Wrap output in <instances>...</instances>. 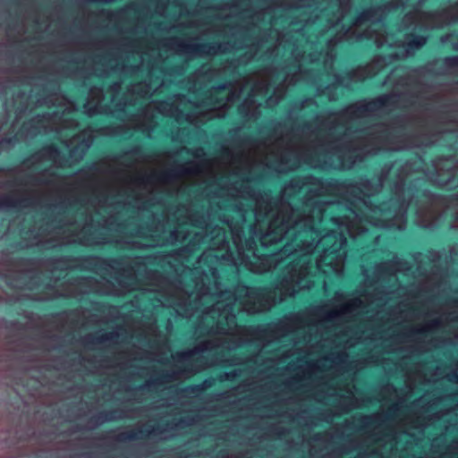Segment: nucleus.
Instances as JSON below:
<instances>
[{"mask_svg":"<svg viewBox=\"0 0 458 458\" xmlns=\"http://www.w3.org/2000/svg\"><path fill=\"white\" fill-rule=\"evenodd\" d=\"M243 2H250V0H227L220 4H213L208 7L210 10L225 11V10H238L242 8Z\"/></svg>","mask_w":458,"mask_h":458,"instance_id":"obj_38","label":"nucleus"},{"mask_svg":"<svg viewBox=\"0 0 458 458\" xmlns=\"http://www.w3.org/2000/svg\"><path fill=\"white\" fill-rule=\"evenodd\" d=\"M139 152V148H133L127 152V154H136Z\"/></svg>","mask_w":458,"mask_h":458,"instance_id":"obj_57","label":"nucleus"},{"mask_svg":"<svg viewBox=\"0 0 458 458\" xmlns=\"http://www.w3.org/2000/svg\"><path fill=\"white\" fill-rule=\"evenodd\" d=\"M454 320V318H444L442 317H437L435 318L425 321L422 324L410 326L405 327L400 334L390 336L391 340H399L400 342H405L408 340H412L415 335L432 333L440 328L446 324V322Z\"/></svg>","mask_w":458,"mask_h":458,"instance_id":"obj_22","label":"nucleus"},{"mask_svg":"<svg viewBox=\"0 0 458 458\" xmlns=\"http://www.w3.org/2000/svg\"><path fill=\"white\" fill-rule=\"evenodd\" d=\"M342 296H343V293H341V292H336V293H335V296H334V298H333V300H335V301H336V300H340Z\"/></svg>","mask_w":458,"mask_h":458,"instance_id":"obj_56","label":"nucleus"},{"mask_svg":"<svg viewBox=\"0 0 458 458\" xmlns=\"http://www.w3.org/2000/svg\"><path fill=\"white\" fill-rule=\"evenodd\" d=\"M349 353L346 350L331 352L317 358L321 372L333 371L336 375L346 373Z\"/></svg>","mask_w":458,"mask_h":458,"instance_id":"obj_24","label":"nucleus"},{"mask_svg":"<svg viewBox=\"0 0 458 458\" xmlns=\"http://www.w3.org/2000/svg\"><path fill=\"white\" fill-rule=\"evenodd\" d=\"M285 371L292 372L301 378V381L305 382L310 379L313 375L321 372L318 360H307L303 363H297L294 361L289 362L284 367Z\"/></svg>","mask_w":458,"mask_h":458,"instance_id":"obj_28","label":"nucleus"},{"mask_svg":"<svg viewBox=\"0 0 458 458\" xmlns=\"http://www.w3.org/2000/svg\"><path fill=\"white\" fill-rule=\"evenodd\" d=\"M418 75H434L442 76L446 75V70L444 66V59L436 58L428 62L424 65L418 66L414 70Z\"/></svg>","mask_w":458,"mask_h":458,"instance_id":"obj_32","label":"nucleus"},{"mask_svg":"<svg viewBox=\"0 0 458 458\" xmlns=\"http://www.w3.org/2000/svg\"><path fill=\"white\" fill-rule=\"evenodd\" d=\"M60 343L61 338L56 335L43 336L42 344L44 345V348L36 350L37 353H34L31 356H40L41 359L46 360V363L42 365L43 367L60 369L62 368V362L58 359H55L57 354L60 352Z\"/></svg>","mask_w":458,"mask_h":458,"instance_id":"obj_23","label":"nucleus"},{"mask_svg":"<svg viewBox=\"0 0 458 458\" xmlns=\"http://www.w3.org/2000/svg\"><path fill=\"white\" fill-rule=\"evenodd\" d=\"M94 138L91 133L82 131L65 140L64 142L69 149L70 158L78 162L83 158L88 149L91 147Z\"/></svg>","mask_w":458,"mask_h":458,"instance_id":"obj_25","label":"nucleus"},{"mask_svg":"<svg viewBox=\"0 0 458 458\" xmlns=\"http://www.w3.org/2000/svg\"><path fill=\"white\" fill-rule=\"evenodd\" d=\"M284 386L288 392H296L305 390L303 393L293 394L288 397H284L279 400L282 403H297L301 401L314 400L318 403H327L329 398L335 397V413L325 411L317 407L301 408L299 410H293L289 412V419L303 425L308 428H313L318 425L319 422L327 421L330 422L335 415H343L350 412L355 409H360L364 406L367 402L366 399L358 398L354 395L357 390L355 385H347L344 391L345 394H340L341 388H331L327 385H324L323 387L327 388V392L321 391L319 388H309L305 382L301 381L298 376L293 374L286 377L282 382Z\"/></svg>","mask_w":458,"mask_h":458,"instance_id":"obj_10","label":"nucleus"},{"mask_svg":"<svg viewBox=\"0 0 458 458\" xmlns=\"http://www.w3.org/2000/svg\"><path fill=\"white\" fill-rule=\"evenodd\" d=\"M444 252L439 250H431L428 251V259L431 264L430 270L428 271L423 264L422 254L420 252H414L412 254L413 260L417 264L416 273L418 276L421 277L426 283L437 284L440 283L443 278V271L438 267L437 264L441 260Z\"/></svg>","mask_w":458,"mask_h":458,"instance_id":"obj_19","label":"nucleus"},{"mask_svg":"<svg viewBox=\"0 0 458 458\" xmlns=\"http://www.w3.org/2000/svg\"><path fill=\"white\" fill-rule=\"evenodd\" d=\"M442 318H454L455 320H452V321H449V322H446V324L443 327H446L447 325L451 324V323H454V322H457L458 321V315H454L453 312H449L448 314H445V315H442L441 316Z\"/></svg>","mask_w":458,"mask_h":458,"instance_id":"obj_50","label":"nucleus"},{"mask_svg":"<svg viewBox=\"0 0 458 458\" xmlns=\"http://www.w3.org/2000/svg\"><path fill=\"white\" fill-rule=\"evenodd\" d=\"M422 165L420 158L403 164L397 170L396 180L392 186L394 197L379 205L374 204L366 197L381 191L394 163L385 164L375 181L367 177L328 181L329 189L336 190L344 201L335 200L340 204L332 208H345L349 211L348 215L331 216L330 221L338 226L344 237L345 233L354 238L365 233L367 228L362 225L363 222L387 230L403 231L406 228L407 210L415 196L411 185H406V179Z\"/></svg>","mask_w":458,"mask_h":458,"instance_id":"obj_8","label":"nucleus"},{"mask_svg":"<svg viewBox=\"0 0 458 458\" xmlns=\"http://www.w3.org/2000/svg\"><path fill=\"white\" fill-rule=\"evenodd\" d=\"M361 337H357V338H350V339H347L344 343V348L345 349H351L352 347H354L355 345H357L358 344L361 343Z\"/></svg>","mask_w":458,"mask_h":458,"instance_id":"obj_47","label":"nucleus"},{"mask_svg":"<svg viewBox=\"0 0 458 458\" xmlns=\"http://www.w3.org/2000/svg\"><path fill=\"white\" fill-rule=\"evenodd\" d=\"M378 395L379 402H386L398 395V389L393 384L387 383L380 386Z\"/></svg>","mask_w":458,"mask_h":458,"instance_id":"obj_37","label":"nucleus"},{"mask_svg":"<svg viewBox=\"0 0 458 458\" xmlns=\"http://www.w3.org/2000/svg\"><path fill=\"white\" fill-rule=\"evenodd\" d=\"M129 378L128 381L133 379L135 377H143L144 376V368H133L129 367Z\"/></svg>","mask_w":458,"mask_h":458,"instance_id":"obj_46","label":"nucleus"},{"mask_svg":"<svg viewBox=\"0 0 458 458\" xmlns=\"http://www.w3.org/2000/svg\"><path fill=\"white\" fill-rule=\"evenodd\" d=\"M444 59V66L446 70V75L452 74L458 68V55L446 56Z\"/></svg>","mask_w":458,"mask_h":458,"instance_id":"obj_41","label":"nucleus"},{"mask_svg":"<svg viewBox=\"0 0 458 458\" xmlns=\"http://www.w3.org/2000/svg\"><path fill=\"white\" fill-rule=\"evenodd\" d=\"M327 52H311L306 55L300 47L292 50V61L296 69L290 72L289 65L277 67L274 64L263 69L261 78L258 79L247 97L238 106V113L246 122H255L261 116L262 104L257 98H263L273 83L282 81L274 88L273 93L266 98L265 107L276 106L286 96L288 89L298 81L314 86L318 96H326L330 102L338 99L337 86L349 89L353 83L364 81L384 69L386 58L375 56L365 64L359 65L343 73L334 72L335 54L334 48Z\"/></svg>","mask_w":458,"mask_h":458,"instance_id":"obj_6","label":"nucleus"},{"mask_svg":"<svg viewBox=\"0 0 458 458\" xmlns=\"http://www.w3.org/2000/svg\"><path fill=\"white\" fill-rule=\"evenodd\" d=\"M454 336L456 342L458 343V329L454 332Z\"/></svg>","mask_w":458,"mask_h":458,"instance_id":"obj_59","label":"nucleus"},{"mask_svg":"<svg viewBox=\"0 0 458 458\" xmlns=\"http://www.w3.org/2000/svg\"><path fill=\"white\" fill-rule=\"evenodd\" d=\"M370 340H377L378 339L377 336H376L374 334L372 335V336L369 337Z\"/></svg>","mask_w":458,"mask_h":458,"instance_id":"obj_63","label":"nucleus"},{"mask_svg":"<svg viewBox=\"0 0 458 458\" xmlns=\"http://www.w3.org/2000/svg\"><path fill=\"white\" fill-rule=\"evenodd\" d=\"M39 267H45L51 272L81 270L107 275L115 280L123 292H131L136 288L137 276L145 267L138 258L130 257L104 259L97 256H60L40 260L21 259L15 269L5 276V282L11 288L31 292L17 297V301L22 297L38 301L58 298L77 299L102 291L101 283L92 276L72 278L56 287V280L43 282L44 274L39 271Z\"/></svg>","mask_w":458,"mask_h":458,"instance_id":"obj_7","label":"nucleus"},{"mask_svg":"<svg viewBox=\"0 0 458 458\" xmlns=\"http://www.w3.org/2000/svg\"><path fill=\"white\" fill-rule=\"evenodd\" d=\"M242 374V370L240 369H235L232 371H226V372H223V373H220L216 379L220 382H224V381H233L234 380L236 377H240L241 375Z\"/></svg>","mask_w":458,"mask_h":458,"instance_id":"obj_42","label":"nucleus"},{"mask_svg":"<svg viewBox=\"0 0 458 458\" xmlns=\"http://www.w3.org/2000/svg\"><path fill=\"white\" fill-rule=\"evenodd\" d=\"M405 403L404 396H398L386 410L381 408L370 414H354L345 420L343 426L346 429L361 433L363 440L369 445L391 440L394 428L400 423V415Z\"/></svg>","mask_w":458,"mask_h":458,"instance_id":"obj_12","label":"nucleus"},{"mask_svg":"<svg viewBox=\"0 0 458 458\" xmlns=\"http://www.w3.org/2000/svg\"><path fill=\"white\" fill-rule=\"evenodd\" d=\"M228 397V392H222L217 394V399H225Z\"/></svg>","mask_w":458,"mask_h":458,"instance_id":"obj_55","label":"nucleus"},{"mask_svg":"<svg viewBox=\"0 0 458 458\" xmlns=\"http://www.w3.org/2000/svg\"><path fill=\"white\" fill-rule=\"evenodd\" d=\"M309 106H318V103L314 98H306L301 101L293 103L285 115V118L292 122L298 120L301 116L300 113Z\"/></svg>","mask_w":458,"mask_h":458,"instance_id":"obj_35","label":"nucleus"},{"mask_svg":"<svg viewBox=\"0 0 458 458\" xmlns=\"http://www.w3.org/2000/svg\"><path fill=\"white\" fill-rule=\"evenodd\" d=\"M209 365L202 356L198 357L190 367L182 369H159L154 371L150 377L139 386H132L129 382L123 385L124 391L129 394L127 401H138L135 395L139 392L146 389L149 390L153 386H160L180 379H188L193 375L208 369Z\"/></svg>","mask_w":458,"mask_h":458,"instance_id":"obj_15","label":"nucleus"},{"mask_svg":"<svg viewBox=\"0 0 458 458\" xmlns=\"http://www.w3.org/2000/svg\"><path fill=\"white\" fill-rule=\"evenodd\" d=\"M115 1L116 0H83V2L88 3V4H92V3L111 4Z\"/></svg>","mask_w":458,"mask_h":458,"instance_id":"obj_53","label":"nucleus"},{"mask_svg":"<svg viewBox=\"0 0 458 458\" xmlns=\"http://www.w3.org/2000/svg\"><path fill=\"white\" fill-rule=\"evenodd\" d=\"M170 405V403L164 402L155 406L148 405L134 408H115L108 411H99L89 418L86 428L88 429H95L106 422L140 418L147 411L154 410L157 408L168 407Z\"/></svg>","mask_w":458,"mask_h":458,"instance_id":"obj_17","label":"nucleus"},{"mask_svg":"<svg viewBox=\"0 0 458 458\" xmlns=\"http://www.w3.org/2000/svg\"><path fill=\"white\" fill-rule=\"evenodd\" d=\"M6 88H7V86H6V85H2V84H0V92H1V91H3V90H4Z\"/></svg>","mask_w":458,"mask_h":458,"instance_id":"obj_61","label":"nucleus"},{"mask_svg":"<svg viewBox=\"0 0 458 458\" xmlns=\"http://www.w3.org/2000/svg\"><path fill=\"white\" fill-rule=\"evenodd\" d=\"M284 123L273 122V131L265 139L240 135L242 126L229 130L233 148L222 146L218 157H208L202 147L182 150L194 158L163 170L131 174L134 163H123L113 173L120 183L117 192L123 196L124 236L140 237L146 242L132 241L137 249L174 244L185 240L189 233L182 226H205L214 213L206 210V199L222 201L231 195L221 189L231 182L253 180L257 170L267 169L288 173L283 169L290 159Z\"/></svg>","mask_w":458,"mask_h":458,"instance_id":"obj_2","label":"nucleus"},{"mask_svg":"<svg viewBox=\"0 0 458 458\" xmlns=\"http://www.w3.org/2000/svg\"><path fill=\"white\" fill-rule=\"evenodd\" d=\"M199 421L197 416H185L174 419L162 424H148L138 422L134 427L120 431L116 438L119 441H133L147 438L156 440H167L175 437L178 432L187 427L195 425Z\"/></svg>","mask_w":458,"mask_h":458,"instance_id":"obj_14","label":"nucleus"},{"mask_svg":"<svg viewBox=\"0 0 458 458\" xmlns=\"http://www.w3.org/2000/svg\"><path fill=\"white\" fill-rule=\"evenodd\" d=\"M234 16L235 15L233 14V13H227L225 15L216 14V15L214 16V19H216V20H227V19L233 18Z\"/></svg>","mask_w":458,"mask_h":458,"instance_id":"obj_52","label":"nucleus"},{"mask_svg":"<svg viewBox=\"0 0 458 458\" xmlns=\"http://www.w3.org/2000/svg\"><path fill=\"white\" fill-rule=\"evenodd\" d=\"M77 110V105L66 98V130H75L79 127V122L72 116Z\"/></svg>","mask_w":458,"mask_h":458,"instance_id":"obj_36","label":"nucleus"},{"mask_svg":"<svg viewBox=\"0 0 458 458\" xmlns=\"http://www.w3.org/2000/svg\"><path fill=\"white\" fill-rule=\"evenodd\" d=\"M428 41V37L422 35L407 34L405 36V47L400 51H394L386 55H379L386 58L384 68L392 62L399 59H404L422 47Z\"/></svg>","mask_w":458,"mask_h":458,"instance_id":"obj_26","label":"nucleus"},{"mask_svg":"<svg viewBox=\"0 0 458 458\" xmlns=\"http://www.w3.org/2000/svg\"><path fill=\"white\" fill-rule=\"evenodd\" d=\"M450 38H451L450 34L444 35L440 38V41H441V43L445 44L449 41Z\"/></svg>","mask_w":458,"mask_h":458,"instance_id":"obj_54","label":"nucleus"},{"mask_svg":"<svg viewBox=\"0 0 458 458\" xmlns=\"http://www.w3.org/2000/svg\"><path fill=\"white\" fill-rule=\"evenodd\" d=\"M444 400V396H439L432 399H428V395L425 394L423 396L419 397L413 402L414 406L421 407L423 409L428 410L429 408L438 404Z\"/></svg>","mask_w":458,"mask_h":458,"instance_id":"obj_39","label":"nucleus"},{"mask_svg":"<svg viewBox=\"0 0 458 458\" xmlns=\"http://www.w3.org/2000/svg\"><path fill=\"white\" fill-rule=\"evenodd\" d=\"M314 347V344H311L310 340L306 345L302 347H297L296 344L291 348L281 350L278 353H276L268 358V360L271 362L272 366L279 365L284 362L286 360L294 356L297 352H301L305 354L311 353V350Z\"/></svg>","mask_w":458,"mask_h":458,"instance_id":"obj_30","label":"nucleus"},{"mask_svg":"<svg viewBox=\"0 0 458 458\" xmlns=\"http://www.w3.org/2000/svg\"><path fill=\"white\" fill-rule=\"evenodd\" d=\"M454 255V248H452V249L450 250V256H451V258H452Z\"/></svg>","mask_w":458,"mask_h":458,"instance_id":"obj_62","label":"nucleus"},{"mask_svg":"<svg viewBox=\"0 0 458 458\" xmlns=\"http://www.w3.org/2000/svg\"><path fill=\"white\" fill-rule=\"evenodd\" d=\"M328 4L332 9L333 17L328 19L326 29L320 33V36L343 21L352 7V0H330Z\"/></svg>","mask_w":458,"mask_h":458,"instance_id":"obj_27","label":"nucleus"},{"mask_svg":"<svg viewBox=\"0 0 458 458\" xmlns=\"http://www.w3.org/2000/svg\"><path fill=\"white\" fill-rule=\"evenodd\" d=\"M410 0H392L385 4L371 6L360 12L355 18L352 26L337 32L327 41L328 48H335L340 42H358L366 37V32L357 33L356 28L365 22H380L392 11L404 7ZM426 0H418V5L421 6Z\"/></svg>","mask_w":458,"mask_h":458,"instance_id":"obj_13","label":"nucleus"},{"mask_svg":"<svg viewBox=\"0 0 458 458\" xmlns=\"http://www.w3.org/2000/svg\"><path fill=\"white\" fill-rule=\"evenodd\" d=\"M79 314L77 311L75 310H72L70 311L66 316L65 318H61L60 320L61 321H64V320H72L73 321L76 318H78ZM82 325V323H80L78 321L76 322H72L70 328L71 329H76L78 327H80Z\"/></svg>","mask_w":458,"mask_h":458,"instance_id":"obj_44","label":"nucleus"},{"mask_svg":"<svg viewBox=\"0 0 458 458\" xmlns=\"http://www.w3.org/2000/svg\"><path fill=\"white\" fill-rule=\"evenodd\" d=\"M458 344L456 340L454 339V336L452 337H436L432 338L428 342L421 341L420 339H416L411 344L406 345V346H393L391 347L390 351L391 352H405L409 355L413 354H423L425 352H429L432 349L438 348L440 346L444 345H450L454 346Z\"/></svg>","mask_w":458,"mask_h":458,"instance_id":"obj_21","label":"nucleus"},{"mask_svg":"<svg viewBox=\"0 0 458 458\" xmlns=\"http://www.w3.org/2000/svg\"><path fill=\"white\" fill-rule=\"evenodd\" d=\"M360 443L357 440H351L345 445L347 452H352L360 447Z\"/></svg>","mask_w":458,"mask_h":458,"instance_id":"obj_48","label":"nucleus"},{"mask_svg":"<svg viewBox=\"0 0 458 458\" xmlns=\"http://www.w3.org/2000/svg\"><path fill=\"white\" fill-rule=\"evenodd\" d=\"M170 327H172V322L170 319L167 320V325H166V328L169 329Z\"/></svg>","mask_w":458,"mask_h":458,"instance_id":"obj_60","label":"nucleus"},{"mask_svg":"<svg viewBox=\"0 0 458 458\" xmlns=\"http://www.w3.org/2000/svg\"><path fill=\"white\" fill-rule=\"evenodd\" d=\"M238 199L227 198L222 201H216V198L206 199L208 208L200 214L212 210L214 215L205 226H198L203 233H195L187 245L174 251L176 258L187 259L200 242L208 243V249L199 257L194 267L188 268L193 281L191 289H186L183 284L186 274L169 279L157 271L150 272L151 276L159 283L157 289L149 292L153 295L149 297L150 300H156L160 306L172 307L178 316L186 318L201 310L196 332L225 335L174 352L172 357L178 362L190 360L197 354L216 348L233 351L244 344H258L265 349L299 329L308 327L310 333L314 326L312 315L306 311L290 313L266 325L240 326L236 323V313L267 311L276 302V297L272 296L265 287L237 285L233 291L222 290L217 265L235 266L236 263L226 240L225 230L216 225V221L227 225L239 259L255 274L268 272L286 258L295 256L276 284V288L280 293L279 301L312 286L309 279L312 268L309 254L316 249L312 238L298 240L289 234L279 235L277 230L273 233L276 239L263 244L261 236L270 231L269 216L258 220L254 215L255 223L250 226V237L243 239L246 212Z\"/></svg>","mask_w":458,"mask_h":458,"instance_id":"obj_1","label":"nucleus"},{"mask_svg":"<svg viewBox=\"0 0 458 458\" xmlns=\"http://www.w3.org/2000/svg\"><path fill=\"white\" fill-rule=\"evenodd\" d=\"M253 360V357L248 356V357H239V356H233L228 360H225V363L227 366H236L244 364L246 362L251 361Z\"/></svg>","mask_w":458,"mask_h":458,"instance_id":"obj_43","label":"nucleus"},{"mask_svg":"<svg viewBox=\"0 0 458 458\" xmlns=\"http://www.w3.org/2000/svg\"><path fill=\"white\" fill-rule=\"evenodd\" d=\"M402 69L395 68L382 81V86H386L387 84H392L394 88H406L411 84V77L406 74H401Z\"/></svg>","mask_w":458,"mask_h":458,"instance_id":"obj_34","label":"nucleus"},{"mask_svg":"<svg viewBox=\"0 0 458 458\" xmlns=\"http://www.w3.org/2000/svg\"><path fill=\"white\" fill-rule=\"evenodd\" d=\"M458 21V1L442 10L435 12H421L413 10L406 13L402 21L401 28L427 30L438 29Z\"/></svg>","mask_w":458,"mask_h":458,"instance_id":"obj_16","label":"nucleus"},{"mask_svg":"<svg viewBox=\"0 0 458 458\" xmlns=\"http://www.w3.org/2000/svg\"><path fill=\"white\" fill-rule=\"evenodd\" d=\"M41 194L32 191L28 195L4 193L0 196V212L12 209L34 208L41 205Z\"/></svg>","mask_w":458,"mask_h":458,"instance_id":"obj_20","label":"nucleus"},{"mask_svg":"<svg viewBox=\"0 0 458 458\" xmlns=\"http://www.w3.org/2000/svg\"><path fill=\"white\" fill-rule=\"evenodd\" d=\"M314 438L316 440H319L320 439V434H316Z\"/></svg>","mask_w":458,"mask_h":458,"instance_id":"obj_64","label":"nucleus"},{"mask_svg":"<svg viewBox=\"0 0 458 458\" xmlns=\"http://www.w3.org/2000/svg\"><path fill=\"white\" fill-rule=\"evenodd\" d=\"M375 44L377 48H381L387 44V39L385 36H377L375 38Z\"/></svg>","mask_w":458,"mask_h":458,"instance_id":"obj_49","label":"nucleus"},{"mask_svg":"<svg viewBox=\"0 0 458 458\" xmlns=\"http://www.w3.org/2000/svg\"><path fill=\"white\" fill-rule=\"evenodd\" d=\"M423 161L422 166L416 172L411 173L406 179V185H411L416 201L415 223L418 226L427 229L436 228L442 221L445 211L448 209L450 201L447 198L433 194L424 188L427 179L434 185L445 190H454L458 187V158L453 155L438 156L431 161L432 170L424 173L420 170L425 165L421 157H416Z\"/></svg>","mask_w":458,"mask_h":458,"instance_id":"obj_9","label":"nucleus"},{"mask_svg":"<svg viewBox=\"0 0 458 458\" xmlns=\"http://www.w3.org/2000/svg\"><path fill=\"white\" fill-rule=\"evenodd\" d=\"M118 337L116 331L111 332H95L89 333L83 336V343L86 345L97 346L101 344L114 342Z\"/></svg>","mask_w":458,"mask_h":458,"instance_id":"obj_33","label":"nucleus"},{"mask_svg":"<svg viewBox=\"0 0 458 458\" xmlns=\"http://www.w3.org/2000/svg\"><path fill=\"white\" fill-rule=\"evenodd\" d=\"M304 340H305V344H304V345H306V344H307V343H308L310 340L311 341V344H314V347H313V348H312V350H311V352H313V350H314L315 348L318 347V345H319L318 344H319V341H321V338H318V341H317V340L313 341L312 336H311V335H310V336H309V339H306V338H305Z\"/></svg>","mask_w":458,"mask_h":458,"instance_id":"obj_51","label":"nucleus"},{"mask_svg":"<svg viewBox=\"0 0 458 458\" xmlns=\"http://www.w3.org/2000/svg\"><path fill=\"white\" fill-rule=\"evenodd\" d=\"M67 160L54 145L42 147L12 170L25 173L38 165H52L25 176V184L44 188L55 198L33 216V225L21 230L16 250H53L70 244L94 247L127 242L124 236L123 196L117 192L120 178L113 171L123 162L111 165L92 163L69 175L54 168L64 167Z\"/></svg>","mask_w":458,"mask_h":458,"instance_id":"obj_4","label":"nucleus"},{"mask_svg":"<svg viewBox=\"0 0 458 458\" xmlns=\"http://www.w3.org/2000/svg\"><path fill=\"white\" fill-rule=\"evenodd\" d=\"M453 49L458 51V41L452 43Z\"/></svg>","mask_w":458,"mask_h":458,"instance_id":"obj_58","label":"nucleus"},{"mask_svg":"<svg viewBox=\"0 0 458 458\" xmlns=\"http://www.w3.org/2000/svg\"><path fill=\"white\" fill-rule=\"evenodd\" d=\"M250 180L231 182L220 192L242 199H249L255 205L257 219L271 217L270 231L261 236L263 244L275 240L277 230L279 235L289 234L300 240L311 238L321 253L316 260V267L326 275L341 276L344 271L346 237L343 232L329 230L320 234L315 230L316 223L324 219L325 212L340 203L335 200H321L320 197L329 194L328 181L319 180L312 175L291 178L280 191L278 197L270 191H256L248 183Z\"/></svg>","mask_w":458,"mask_h":458,"instance_id":"obj_5","label":"nucleus"},{"mask_svg":"<svg viewBox=\"0 0 458 458\" xmlns=\"http://www.w3.org/2000/svg\"><path fill=\"white\" fill-rule=\"evenodd\" d=\"M405 377V386L413 390L417 384L429 383L439 376V367L428 368L426 361H418L412 364H405L403 368Z\"/></svg>","mask_w":458,"mask_h":458,"instance_id":"obj_18","label":"nucleus"},{"mask_svg":"<svg viewBox=\"0 0 458 458\" xmlns=\"http://www.w3.org/2000/svg\"><path fill=\"white\" fill-rule=\"evenodd\" d=\"M287 135L290 159L283 169L306 164L321 170H349L381 150L430 147L445 135L458 138V81L425 98L411 90L358 100L316 114Z\"/></svg>","mask_w":458,"mask_h":458,"instance_id":"obj_3","label":"nucleus"},{"mask_svg":"<svg viewBox=\"0 0 458 458\" xmlns=\"http://www.w3.org/2000/svg\"><path fill=\"white\" fill-rule=\"evenodd\" d=\"M375 319L380 321L383 325H386L389 322H394L401 324L409 320L408 314L403 309L402 302L396 305L388 307L384 313L377 312Z\"/></svg>","mask_w":458,"mask_h":458,"instance_id":"obj_29","label":"nucleus"},{"mask_svg":"<svg viewBox=\"0 0 458 458\" xmlns=\"http://www.w3.org/2000/svg\"><path fill=\"white\" fill-rule=\"evenodd\" d=\"M271 431L275 435H276L278 437L281 438V437H284L289 432V429L282 425L274 424L271 426Z\"/></svg>","mask_w":458,"mask_h":458,"instance_id":"obj_45","label":"nucleus"},{"mask_svg":"<svg viewBox=\"0 0 458 458\" xmlns=\"http://www.w3.org/2000/svg\"><path fill=\"white\" fill-rule=\"evenodd\" d=\"M216 380H217V379L214 378V377L206 378L200 384L190 386L188 387V390H190L192 393L201 392L203 390L212 387L214 386Z\"/></svg>","mask_w":458,"mask_h":458,"instance_id":"obj_40","label":"nucleus"},{"mask_svg":"<svg viewBox=\"0 0 458 458\" xmlns=\"http://www.w3.org/2000/svg\"><path fill=\"white\" fill-rule=\"evenodd\" d=\"M411 268L410 262L399 258L397 254H394L392 259L377 263L373 268V275L377 284L371 291L366 292L363 297L351 298L329 310L320 308L318 310V322L324 323L339 319L352 315L359 310H363L370 304L385 307L394 299L406 297L408 288L400 284L397 273H406Z\"/></svg>","mask_w":458,"mask_h":458,"instance_id":"obj_11","label":"nucleus"},{"mask_svg":"<svg viewBox=\"0 0 458 458\" xmlns=\"http://www.w3.org/2000/svg\"><path fill=\"white\" fill-rule=\"evenodd\" d=\"M385 361L386 359L382 358L380 355L377 354H370L367 357L356 360H350L349 357L346 373L351 371L356 373L371 366L384 364Z\"/></svg>","mask_w":458,"mask_h":458,"instance_id":"obj_31","label":"nucleus"}]
</instances>
